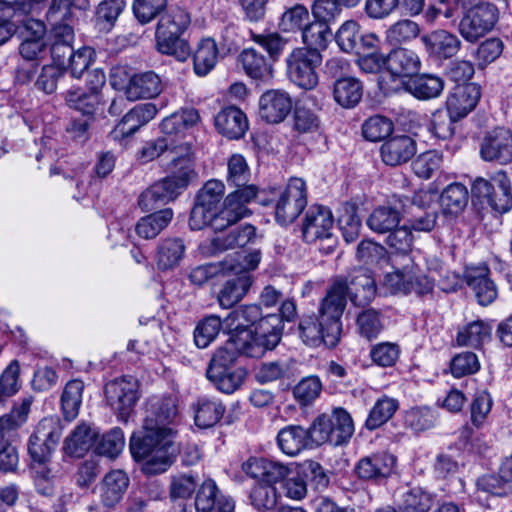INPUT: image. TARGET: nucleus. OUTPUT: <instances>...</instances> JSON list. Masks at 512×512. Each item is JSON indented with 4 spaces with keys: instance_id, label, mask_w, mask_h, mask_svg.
Masks as SVG:
<instances>
[{
    "instance_id": "obj_2",
    "label": "nucleus",
    "mask_w": 512,
    "mask_h": 512,
    "mask_svg": "<svg viewBox=\"0 0 512 512\" xmlns=\"http://www.w3.org/2000/svg\"><path fill=\"white\" fill-rule=\"evenodd\" d=\"M387 245L400 255L393 258L394 271L384 277V286L394 294L415 292L424 295L432 291L433 282L425 275L409 256L413 235L407 225L396 227L388 232Z\"/></svg>"
},
{
    "instance_id": "obj_31",
    "label": "nucleus",
    "mask_w": 512,
    "mask_h": 512,
    "mask_svg": "<svg viewBox=\"0 0 512 512\" xmlns=\"http://www.w3.org/2000/svg\"><path fill=\"white\" fill-rule=\"evenodd\" d=\"M194 422L201 429L214 427L223 418L226 407L215 397H200L193 404Z\"/></svg>"
},
{
    "instance_id": "obj_50",
    "label": "nucleus",
    "mask_w": 512,
    "mask_h": 512,
    "mask_svg": "<svg viewBox=\"0 0 512 512\" xmlns=\"http://www.w3.org/2000/svg\"><path fill=\"white\" fill-rule=\"evenodd\" d=\"M399 407L396 399L383 396L379 398L370 410L365 426L369 430H375L385 424L395 414Z\"/></svg>"
},
{
    "instance_id": "obj_6",
    "label": "nucleus",
    "mask_w": 512,
    "mask_h": 512,
    "mask_svg": "<svg viewBox=\"0 0 512 512\" xmlns=\"http://www.w3.org/2000/svg\"><path fill=\"white\" fill-rule=\"evenodd\" d=\"M322 61V54L317 49L295 48L285 60L287 77L303 90H314L319 84L317 70Z\"/></svg>"
},
{
    "instance_id": "obj_55",
    "label": "nucleus",
    "mask_w": 512,
    "mask_h": 512,
    "mask_svg": "<svg viewBox=\"0 0 512 512\" xmlns=\"http://www.w3.org/2000/svg\"><path fill=\"white\" fill-rule=\"evenodd\" d=\"M301 32L302 41L306 45L304 48L317 49L318 51L326 49L331 34L327 24L317 20L308 22Z\"/></svg>"
},
{
    "instance_id": "obj_17",
    "label": "nucleus",
    "mask_w": 512,
    "mask_h": 512,
    "mask_svg": "<svg viewBox=\"0 0 512 512\" xmlns=\"http://www.w3.org/2000/svg\"><path fill=\"white\" fill-rule=\"evenodd\" d=\"M480 154L485 161L499 164L512 162V133L507 128H496L482 141Z\"/></svg>"
},
{
    "instance_id": "obj_60",
    "label": "nucleus",
    "mask_w": 512,
    "mask_h": 512,
    "mask_svg": "<svg viewBox=\"0 0 512 512\" xmlns=\"http://www.w3.org/2000/svg\"><path fill=\"white\" fill-rule=\"evenodd\" d=\"M443 156L436 150H429L419 154L412 162L414 173L422 179H430L442 165Z\"/></svg>"
},
{
    "instance_id": "obj_27",
    "label": "nucleus",
    "mask_w": 512,
    "mask_h": 512,
    "mask_svg": "<svg viewBox=\"0 0 512 512\" xmlns=\"http://www.w3.org/2000/svg\"><path fill=\"white\" fill-rule=\"evenodd\" d=\"M466 283L474 291L477 301L482 306L491 304L497 297V289L489 278L486 265L471 267L466 271Z\"/></svg>"
},
{
    "instance_id": "obj_4",
    "label": "nucleus",
    "mask_w": 512,
    "mask_h": 512,
    "mask_svg": "<svg viewBox=\"0 0 512 512\" xmlns=\"http://www.w3.org/2000/svg\"><path fill=\"white\" fill-rule=\"evenodd\" d=\"M260 259V252L252 251L236 253L235 256L221 262V272L234 275L227 279L218 291L217 300L222 308L230 309L245 297L253 283L249 271L257 268Z\"/></svg>"
},
{
    "instance_id": "obj_13",
    "label": "nucleus",
    "mask_w": 512,
    "mask_h": 512,
    "mask_svg": "<svg viewBox=\"0 0 512 512\" xmlns=\"http://www.w3.org/2000/svg\"><path fill=\"white\" fill-rule=\"evenodd\" d=\"M104 393L108 405L126 422L138 400L137 382L131 377L117 378L105 385Z\"/></svg>"
},
{
    "instance_id": "obj_63",
    "label": "nucleus",
    "mask_w": 512,
    "mask_h": 512,
    "mask_svg": "<svg viewBox=\"0 0 512 512\" xmlns=\"http://www.w3.org/2000/svg\"><path fill=\"white\" fill-rule=\"evenodd\" d=\"M124 446V433L120 428L116 427L102 435L95 450L99 455L115 458L122 452Z\"/></svg>"
},
{
    "instance_id": "obj_36",
    "label": "nucleus",
    "mask_w": 512,
    "mask_h": 512,
    "mask_svg": "<svg viewBox=\"0 0 512 512\" xmlns=\"http://www.w3.org/2000/svg\"><path fill=\"white\" fill-rule=\"evenodd\" d=\"M239 60L249 77L262 81L270 80L273 77L272 64L255 49H244L239 55Z\"/></svg>"
},
{
    "instance_id": "obj_28",
    "label": "nucleus",
    "mask_w": 512,
    "mask_h": 512,
    "mask_svg": "<svg viewBox=\"0 0 512 512\" xmlns=\"http://www.w3.org/2000/svg\"><path fill=\"white\" fill-rule=\"evenodd\" d=\"M395 461V457L388 453L373 454L362 458L355 471L360 479L377 481L391 474Z\"/></svg>"
},
{
    "instance_id": "obj_5",
    "label": "nucleus",
    "mask_w": 512,
    "mask_h": 512,
    "mask_svg": "<svg viewBox=\"0 0 512 512\" xmlns=\"http://www.w3.org/2000/svg\"><path fill=\"white\" fill-rule=\"evenodd\" d=\"M282 331L283 325L278 314H268L260 317L254 332L249 329L239 331L237 341L247 357L260 358L278 345Z\"/></svg>"
},
{
    "instance_id": "obj_49",
    "label": "nucleus",
    "mask_w": 512,
    "mask_h": 512,
    "mask_svg": "<svg viewBox=\"0 0 512 512\" xmlns=\"http://www.w3.org/2000/svg\"><path fill=\"white\" fill-rule=\"evenodd\" d=\"M224 495L213 479L204 480L196 491L194 499L196 512H213Z\"/></svg>"
},
{
    "instance_id": "obj_46",
    "label": "nucleus",
    "mask_w": 512,
    "mask_h": 512,
    "mask_svg": "<svg viewBox=\"0 0 512 512\" xmlns=\"http://www.w3.org/2000/svg\"><path fill=\"white\" fill-rule=\"evenodd\" d=\"M185 253V245L181 238H167L160 242L157 250V266L168 270L177 266Z\"/></svg>"
},
{
    "instance_id": "obj_26",
    "label": "nucleus",
    "mask_w": 512,
    "mask_h": 512,
    "mask_svg": "<svg viewBox=\"0 0 512 512\" xmlns=\"http://www.w3.org/2000/svg\"><path fill=\"white\" fill-rule=\"evenodd\" d=\"M277 445L281 452L291 457L297 456L305 449L314 446L309 429L292 424L279 430Z\"/></svg>"
},
{
    "instance_id": "obj_32",
    "label": "nucleus",
    "mask_w": 512,
    "mask_h": 512,
    "mask_svg": "<svg viewBox=\"0 0 512 512\" xmlns=\"http://www.w3.org/2000/svg\"><path fill=\"white\" fill-rule=\"evenodd\" d=\"M128 484L129 479L121 470L106 474L100 485L101 504L107 509H113L123 498Z\"/></svg>"
},
{
    "instance_id": "obj_20",
    "label": "nucleus",
    "mask_w": 512,
    "mask_h": 512,
    "mask_svg": "<svg viewBox=\"0 0 512 512\" xmlns=\"http://www.w3.org/2000/svg\"><path fill=\"white\" fill-rule=\"evenodd\" d=\"M426 52L435 60H446L454 57L461 49V40L453 33L439 29L422 36Z\"/></svg>"
},
{
    "instance_id": "obj_47",
    "label": "nucleus",
    "mask_w": 512,
    "mask_h": 512,
    "mask_svg": "<svg viewBox=\"0 0 512 512\" xmlns=\"http://www.w3.org/2000/svg\"><path fill=\"white\" fill-rule=\"evenodd\" d=\"M84 391V383L79 379L69 381L61 395V407L64 418L68 421L74 420L79 413Z\"/></svg>"
},
{
    "instance_id": "obj_59",
    "label": "nucleus",
    "mask_w": 512,
    "mask_h": 512,
    "mask_svg": "<svg viewBox=\"0 0 512 512\" xmlns=\"http://www.w3.org/2000/svg\"><path fill=\"white\" fill-rule=\"evenodd\" d=\"M393 129L394 124L389 118L374 115L362 124V135L368 141L377 142L388 137Z\"/></svg>"
},
{
    "instance_id": "obj_43",
    "label": "nucleus",
    "mask_w": 512,
    "mask_h": 512,
    "mask_svg": "<svg viewBox=\"0 0 512 512\" xmlns=\"http://www.w3.org/2000/svg\"><path fill=\"white\" fill-rule=\"evenodd\" d=\"M490 336V325L482 320H476L459 329L456 341L459 346L480 348Z\"/></svg>"
},
{
    "instance_id": "obj_21",
    "label": "nucleus",
    "mask_w": 512,
    "mask_h": 512,
    "mask_svg": "<svg viewBox=\"0 0 512 512\" xmlns=\"http://www.w3.org/2000/svg\"><path fill=\"white\" fill-rule=\"evenodd\" d=\"M416 152V141L406 134L390 137L380 147L382 161L389 166L407 163Z\"/></svg>"
},
{
    "instance_id": "obj_38",
    "label": "nucleus",
    "mask_w": 512,
    "mask_h": 512,
    "mask_svg": "<svg viewBox=\"0 0 512 512\" xmlns=\"http://www.w3.org/2000/svg\"><path fill=\"white\" fill-rule=\"evenodd\" d=\"M402 218L401 211L391 205H380L373 209L366 220L367 226L375 233L385 234L396 228Z\"/></svg>"
},
{
    "instance_id": "obj_44",
    "label": "nucleus",
    "mask_w": 512,
    "mask_h": 512,
    "mask_svg": "<svg viewBox=\"0 0 512 512\" xmlns=\"http://www.w3.org/2000/svg\"><path fill=\"white\" fill-rule=\"evenodd\" d=\"M246 375V371L241 367L225 369V371L206 372L208 380L211 381L220 392L225 394H232L238 390L242 386Z\"/></svg>"
},
{
    "instance_id": "obj_62",
    "label": "nucleus",
    "mask_w": 512,
    "mask_h": 512,
    "mask_svg": "<svg viewBox=\"0 0 512 512\" xmlns=\"http://www.w3.org/2000/svg\"><path fill=\"white\" fill-rule=\"evenodd\" d=\"M361 39L360 25L355 20H347L342 23L335 34L337 45L346 53L353 52Z\"/></svg>"
},
{
    "instance_id": "obj_41",
    "label": "nucleus",
    "mask_w": 512,
    "mask_h": 512,
    "mask_svg": "<svg viewBox=\"0 0 512 512\" xmlns=\"http://www.w3.org/2000/svg\"><path fill=\"white\" fill-rule=\"evenodd\" d=\"M180 36L171 31L156 29L157 50L162 54L175 57L178 61H185L190 55V47Z\"/></svg>"
},
{
    "instance_id": "obj_25",
    "label": "nucleus",
    "mask_w": 512,
    "mask_h": 512,
    "mask_svg": "<svg viewBox=\"0 0 512 512\" xmlns=\"http://www.w3.org/2000/svg\"><path fill=\"white\" fill-rule=\"evenodd\" d=\"M251 171L245 157L241 154H232L227 161V176L226 182L228 186L234 187L235 190L231 193L242 194L246 190L251 189L254 192L251 197V202L258 195V187L255 184H250Z\"/></svg>"
},
{
    "instance_id": "obj_1",
    "label": "nucleus",
    "mask_w": 512,
    "mask_h": 512,
    "mask_svg": "<svg viewBox=\"0 0 512 512\" xmlns=\"http://www.w3.org/2000/svg\"><path fill=\"white\" fill-rule=\"evenodd\" d=\"M178 415L177 399L173 396L150 399L147 404L143 430L130 439V452L134 460L142 462L147 475L165 472L173 463L170 424Z\"/></svg>"
},
{
    "instance_id": "obj_16",
    "label": "nucleus",
    "mask_w": 512,
    "mask_h": 512,
    "mask_svg": "<svg viewBox=\"0 0 512 512\" xmlns=\"http://www.w3.org/2000/svg\"><path fill=\"white\" fill-rule=\"evenodd\" d=\"M347 290L346 296L354 306L369 305L376 295V281L372 273L365 268H356L343 275Z\"/></svg>"
},
{
    "instance_id": "obj_45",
    "label": "nucleus",
    "mask_w": 512,
    "mask_h": 512,
    "mask_svg": "<svg viewBox=\"0 0 512 512\" xmlns=\"http://www.w3.org/2000/svg\"><path fill=\"white\" fill-rule=\"evenodd\" d=\"M218 60V47L213 39L206 38L199 42L193 55L194 71L199 76L207 75Z\"/></svg>"
},
{
    "instance_id": "obj_40",
    "label": "nucleus",
    "mask_w": 512,
    "mask_h": 512,
    "mask_svg": "<svg viewBox=\"0 0 512 512\" xmlns=\"http://www.w3.org/2000/svg\"><path fill=\"white\" fill-rule=\"evenodd\" d=\"M173 211L166 208L142 217L136 224L135 231L143 239H153L171 222Z\"/></svg>"
},
{
    "instance_id": "obj_11",
    "label": "nucleus",
    "mask_w": 512,
    "mask_h": 512,
    "mask_svg": "<svg viewBox=\"0 0 512 512\" xmlns=\"http://www.w3.org/2000/svg\"><path fill=\"white\" fill-rule=\"evenodd\" d=\"M472 193L499 213L508 212L512 208L510 181L505 173H497L490 180L476 179L472 185Z\"/></svg>"
},
{
    "instance_id": "obj_3",
    "label": "nucleus",
    "mask_w": 512,
    "mask_h": 512,
    "mask_svg": "<svg viewBox=\"0 0 512 512\" xmlns=\"http://www.w3.org/2000/svg\"><path fill=\"white\" fill-rule=\"evenodd\" d=\"M177 149L181 151V155L171 157L167 167L169 175L151 185L140 195L138 203L143 210L150 211L174 200L195 178L190 145L181 143Z\"/></svg>"
},
{
    "instance_id": "obj_34",
    "label": "nucleus",
    "mask_w": 512,
    "mask_h": 512,
    "mask_svg": "<svg viewBox=\"0 0 512 512\" xmlns=\"http://www.w3.org/2000/svg\"><path fill=\"white\" fill-rule=\"evenodd\" d=\"M99 432L89 424H79L64 442V450L74 457H82L96 443Z\"/></svg>"
},
{
    "instance_id": "obj_52",
    "label": "nucleus",
    "mask_w": 512,
    "mask_h": 512,
    "mask_svg": "<svg viewBox=\"0 0 512 512\" xmlns=\"http://www.w3.org/2000/svg\"><path fill=\"white\" fill-rule=\"evenodd\" d=\"M420 26L417 22L405 18L393 23L385 32L386 41L392 45L410 42L420 34Z\"/></svg>"
},
{
    "instance_id": "obj_51",
    "label": "nucleus",
    "mask_w": 512,
    "mask_h": 512,
    "mask_svg": "<svg viewBox=\"0 0 512 512\" xmlns=\"http://www.w3.org/2000/svg\"><path fill=\"white\" fill-rule=\"evenodd\" d=\"M327 416L331 420L333 445L339 446L347 442L354 433V424L350 414L343 408H336Z\"/></svg>"
},
{
    "instance_id": "obj_15",
    "label": "nucleus",
    "mask_w": 512,
    "mask_h": 512,
    "mask_svg": "<svg viewBox=\"0 0 512 512\" xmlns=\"http://www.w3.org/2000/svg\"><path fill=\"white\" fill-rule=\"evenodd\" d=\"M241 469L249 478L270 486L284 482L292 473L289 465L263 457H249Z\"/></svg>"
},
{
    "instance_id": "obj_64",
    "label": "nucleus",
    "mask_w": 512,
    "mask_h": 512,
    "mask_svg": "<svg viewBox=\"0 0 512 512\" xmlns=\"http://www.w3.org/2000/svg\"><path fill=\"white\" fill-rule=\"evenodd\" d=\"M429 507V495L419 489H414L405 495L403 505L398 510L387 506L376 510V512H427Z\"/></svg>"
},
{
    "instance_id": "obj_18",
    "label": "nucleus",
    "mask_w": 512,
    "mask_h": 512,
    "mask_svg": "<svg viewBox=\"0 0 512 512\" xmlns=\"http://www.w3.org/2000/svg\"><path fill=\"white\" fill-rule=\"evenodd\" d=\"M291 109L292 99L284 90H267L259 99V116L270 124L282 122Z\"/></svg>"
},
{
    "instance_id": "obj_10",
    "label": "nucleus",
    "mask_w": 512,
    "mask_h": 512,
    "mask_svg": "<svg viewBox=\"0 0 512 512\" xmlns=\"http://www.w3.org/2000/svg\"><path fill=\"white\" fill-rule=\"evenodd\" d=\"M499 12L491 3H478L469 7L458 24L460 35L468 42H477L496 25Z\"/></svg>"
},
{
    "instance_id": "obj_53",
    "label": "nucleus",
    "mask_w": 512,
    "mask_h": 512,
    "mask_svg": "<svg viewBox=\"0 0 512 512\" xmlns=\"http://www.w3.org/2000/svg\"><path fill=\"white\" fill-rule=\"evenodd\" d=\"M468 202V191L461 183L448 185L440 196L441 206L446 213L457 214Z\"/></svg>"
},
{
    "instance_id": "obj_61",
    "label": "nucleus",
    "mask_w": 512,
    "mask_h": 512,
    "mask_svg": "<svg viewBox=\"0 0 512 512\" xmlns=\"http://www.w3.org/2000/svg\"><path fill=\"white\" fill-rule=\"evenodd\" d=\"M309 22V11L302 4H296L284 11L279 27L284 32L302 31Z\"/></svg>"
},
{
    "instance_id": "obj_14",
    "label": "nucleus",
    "mask_w": 512,
    "mask_h": 512,
    "mask_svg": "<svg viewBox=\"0 0 512 512\" xmlns=\"http://www.w3.org/2000/svg\"><path fill=\"white\" fill-rule=\"evenodd\" d=\"M334 217L331 210L322 205L311 206L303 219L302 235L306 243L334 241Z\"/></svg>"
},
{
    "instance_id": "obj_9",
    "label": "nucleus",
    "mask_w": 512,
    "mask_h": 512,
    "mask_svg": "<svg viewBox=\"0 0 512 512\" xmlns=\"http://www.w3.org/2000/svg\"><path fill=\"white\" fill-rule=\"evenodd\" d=\"M274 201L276 221L281 225L293 223L307 206L305 181L297 177L291 178Z\"/></svg>"
},
{
    "instance_id": "obj_56",
    "label": "nucleus",
    "mask_w": 512,
    "mask_h": 512,
    "mask_svg": "<svg viewBox=\"0 0 512 512\" xmlns=\"http://www.w3.org/2000/svg\"><path fill=\"white\" fill-rule=\"evenodd\" d=\"M322 392V382L317 376L302 378L293 388V396L300 406H309L319 398Z\"/></svg>"
},
{
    "instance_id": "obj_48",
    "label": "nucleus",
    "mask_w": 512,
    "mask_h": 512,
    "mask_svg": "<svg viewBox=\"0 0 512 512\" xmlns=\"http://www.w3.org/2000/svg\"><path fill=\"white\" fill-rule=\"evenodd\" d=\"M198 476L193 472H178L170 477L169 497L175 501L189 499L198 488Z\"/></svg>"
},
{
    "instance_id": "obj_57",
    "label": "nucleus",
    "mask_w": 512,
    "mask_h": 512,
    "mask_svg": "<svg viewBox=\"0 0 512 512\" xmlns=\"http://www.w3.org/2000/svg\"><path fill=\"white\" fill-rule=\"evenodd\" d=\"M356 326L359 334L367 340L377 338L384 328L380 312L373 308L363 310L357 315Z\"/></svg>"
},
{
    "instance_id": "obj_23",
    "label": "nucleus",
    "mask_w": 512,
    "mask_h": 512,
    "mask_svg": "<svg viewBox=\"0 0 512 512\" xmlns=\"http://www.w3.org/2000/svg\"><path fill=\"white\" fill-rule=\"evenodd\" d=\"M299 335L302 341L311 347H318L324 344L328 348H334L341 335H338L332 342H328V322L323 321L320 315H306L303 316L298 325Z\"/></svg>"
},
{
    "instance_id": "obj_54",
    "label": "nucleus",
    "mask_w": 512,
    "mask_h": 512,
    "mask_svg": "<svg viewBox=\"0 0 512 512\" xmlns=\"http://www.w3.org/2000/svg\"><path fill=\"white\" fill-rule=\"evenodd\" d=\"M224 325L219 316L209 315L203 318L194 329V342L198 348L208 347L218 336Z\"/></svg>"
},
{
    "instance_id": "obj_33",
    "label": "nucleus",
    "mask_w": 512,
    "mask_h": 512,
    "mask_svg": "<svg viewBox=\"0 0 512 512\" xmlns=\"http://www.w3.org/2000/svg\"><path fill=\"white\" fill-rule=\"evenodd\" d=\"M256 237V229L252 225H242L230 230L225 235H219L210 241V253L217 254L219 252L242 248L253 241Z\"/></svg>"
},
{
    "instance_id": "obj_7",
    "label": "nucleus",
    "mask_w": 512,
    "mask_h": 512,
    "mask_svg": "<svg viewBox=\"0 0 512 512\" xmlns=\"http://www.w3.org/2000/svg\"><path fill=\"white\" fill-rule=\"evenodd\" d=\"M251 189L242 194L229 193L223 202L221 209L212 210L205 213L204 223L193 224V219H189V226L192 230H201L205 227H211L215 232H221L229 226L235 224L242 218L250 214L247 205L251 203V197L254 195Z\"/></svg>"
},
{
    "instance_id": "obj_12",
    "label": "nucleus",
    "mask_w": 512,
    "mask_h": 512,
    "mask_svg": "<svg viewBox=\"0 0 512 512\" xmlns=\"http://www.w3.org/2000/svg\"><path fill=\"white\" fill-rule=\"evenodd\" d=\"M62 436V427L57 418H43L30 436L28 452L34 462L46 463L57 447Z\"/></svg>"
},
{
    "instance_id": "obj_39",
    "label": "nucleus",
    "mask_w": 512,
    "mask_h": 512,
    "mask_svg": "<svg viewBox=\"0 0 512 512\" xmlns=\"http://www.w3.org/2000/svg\"><path fill=\"white\" fill-rule=\"evenodd\" d=\"M362 95V84L354 77L339 78L334 83V100L344 108L355 107L360 102Z\"/></svg>"
},
{
    "instance_id": "obj_22",
    "label": "nucleus",
    "mask_w": 512,
    "mask_h": 512,
    "mask_svg": "<svg viewBox=\"0 0 512 512\" xmlns=\"http://www.w3.org/2000/svg\"><path fill=\"white\" fill-rule=\"evenodd\" d=\"M480 96V87L475 83L457 85L447 97V110L460 120L476 107Z\"/></svg>"
},
{
    "instance_id": "obj_37",
    "label": "nucleus",
    "mask_w": 512,
    "mask_h": 512,
    "mask_svg": "<svg viewBox=\"0 0 512 512\" xmlns=\"http://www.w3.org/2000/svg\"><path fill=\"white\" fill-rule=\"evenodd\" d=\"M262 316V309L258 304L241 305L232 310L224 319V328L228 333H238L248 329L250 325H256Z\"/></svg>"
},
{
    "instance_id": "obj_24",
    "label": "nucleus",
    "mask_w": 512,
    "mask_h": 512,
    "mask_svg": "<svg viewBox=\"0 0 512 512\" xmlns=\"http://www.w3.org/2000/svg\"><path fill=\"white\" fill-rule=\"evenodd\" d=\"M214 125L224 137L237 140L242 138L248 130V119L238 107L228 106L215 115Z\"/></svg>"
},
{
    "instance_id": "obj_58",
    "label": "nucleus",
    "mask_w": 512,
    "mask_h": 512,
    "mask_svg": "<svg viewBox=\"0 0 512 512\" xmlns=\"http://www.w3.org/2000/svg\"><path fill=\"white\" fill-rule=\"evenodd\" d=\"M338 224L347 243L354 242L359 237L362 225L355 205L346 203L343 206Z\"/></svg>"
},
{
    "instance_id": "obj_19",
    "label": "nucleus",
    "mask_w": 512,
    "mask_h": 512,
    "mask_svg": "<svg viewBox=\"0 0 512 512\" xmlns=\"http://www.w3.org/2000/svg\"><path fill=\"white\" fill-rule=\"evenodd\" d=\"M224 192L225 185L220 180L210 179L203 185L196 195V200L189 218L193 219L194 225L204 223L205 213L219 209V204L223 199Z\"/></svg>"
},
{
    "instance_id": "obj_42",
    "label": "nucleus",
    "mask_w": 512,
    "mask_h": 512,
    "mask_svg": "<svg viewBox=\"0 0 512 512\" xmlns=\"http://www.w3.org/2000/svg\"><path fill=\"white\" fill-rule=\"evenodd\" d=\"M443 89V79L432 74H422L410 80L407 84V90L416 98L422 100L438 97Z\"/></svg>"
},
{
    "instance_id": "obj_35",
    "label": "nucleus",
    "mask_w": 512,
    "mask_h": 512,
    "mask_svg": "<svg viewBox=\"0 0 512 512\" xmlns=\"http://www.w3.org/2000/svg\"><path fill=\"white\" fill-rule=\"evenodd\" d=\"M238 337L239 332L229 334L225 345L218 348L214 353L206 372L225 371V369L237 367L235 362L238 355L243 354L246 356L244 348L242 349V345L237 341Z\"/></svg>"
},
{
    "instance_id": "obj_30",
    "label": "nucleus",
    "mask_w": 512,
    "mask_h": 512,
    "mask_svg": "<svg viewBox=\"0 0 512 512\" xmlns=\"http://www.w3.org/2000/svg\"><path fill=\"white\" fill-rule=\"evenodd\" d=\"M162 81L154 71H146L134 74L126 88L129 100L150 99L162 92Z\"/></svg>"
},
{
    "instance_id": "obj_8",
    "label": "nucleus",
    "mask_w": 512,
    "mask_h": 512,
    "mask_svg": "<svg viewBox=\"0 0 512 512\" xmlns=\"http://www.w3.org/2000/svg\"><path fill=\"white\" fill-rule=\"evenodd\" d=\"M347 285L343 275L331 278L324 297L321 299L318 309L323 321L328 322V342H332L342 333L341 317L347 305Z\"/></svg>"
},
{
    "instance_id": "obj_29",
    "label": "nucleus",
    "mask_w": 512,
    "mask_h": 512,
    "mask_svg": "<svg viewBox=\"0 0 512 512\" xmlns=\"http://www.w3.org/2000/svg\"><path fill=\"white\" fill-rule=\"evenodd\" d=\"M421 61L416 52L398 48L386 55V71L392 76L404 78L413 77L418 73Z\"/></svg>"
}]
</instances>
